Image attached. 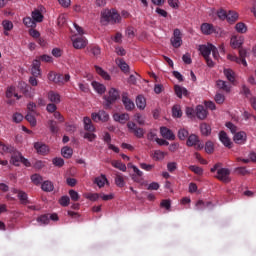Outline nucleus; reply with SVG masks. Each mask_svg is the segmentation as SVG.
Returning a JSON list of instances; mask_svg holds the SVG:
<instances>
[{"label": "nucleus", "mask_w": 256, "mask_h": 256, "mask_svg": "<svg viewBox=\"0 0 256 256\" xmlns=\"http://www.w3.org/2000/svg\"><path fill=\"white\" fill-rule=\"evenodd\" d=\"M101 23L102 25H115V23H121V15L116 12V10H104L101 13Z\"/></svg>", "instance_id": "f257e3e1"}, {"label": "nucleus", "mask_w": 256, "mask_h": 256, "mask_svg": "<svg viewBox=\"0 0 256 256\" xmlns=\"http://www.w3.org/2000/svg\"><path fill=\"white\" fill-rule=\"evenodd\" d=\"M120 97H121V94H119V90H117L115 88H111L108 91V95L103 96L104 108L105 109H111V105H113V103H115V101H117Z\"/></svg>", "instance_id": "f03ea898"}, {"label": "nucleus", "mask_w": 256, "mask_h": 256, "mask_svg": "<svg viewBox=\"0 0 256 256\" xmlns=\"http://www.w3.org/2000/svg\"><path fill=\"white\" fill-rule=\"evenodd\" d=\"M188 147H194L197 151H201L203 147H205V144L199 140V136L195 134H191L188 136L187 142Z\"/></svg>", "instance_id": "7ed1b4c3"}, {"label": "nucleus", "mask_w": 256, "mask_h": 256, "mask_svg": "<svg viewBox=\"0 0 256 256\" xmlns=\"http://www.w3.org/2000/svg\"><path fill=\"white\" fill-rule=\"evenodd\" d=\"M127 128L129 130V133L135 135L137 139H143V137H145V130L141 127H138L135 122L129 121L127 123Z\"/></svg>", "instance_id": "20e7f679"}, {"label": "nucleus", "mask_w": 256, "mask_h": 256, "mask_svg": "<svg viewBox=\"0 0 256 256\" xmlns=\"http://www.w3.org/2000/svg\"><path fill=\"white\" fill-rule=\"evenodd\" d=\"M216 179L222 183H231V170L229 168H219Z\"/></svg>", "instance_id": "39448f33"}, {"label": "nucleus", "mask_w": 256, "mask_h": 256, "mask_svg": "<svg viewBox=\"0 0 256 256\" xmlns=\"http://www.w3.org/2000/svg\"><path fill=\"white\" fill-rule=\"evenodd\" d=\"M170 43L175 49H179V47H181V45H183V38L181 37V30H179L178 28L174 29L173 37L170 39Z\"/></svg>", "instance_id": "423d86ee"}, {"label": "nucleus", "mask_w": 256, "mask_h": 256, "mask_svg": "<svg viewBox=\"0 0 256 256\" xmlns=\"http://www.w3.org/2000/svg\"><path fill=\"white\" fill-rule=\"evenodd\" d=\"M122 103L126 109V111H133L135 109V103L129 98V93H122Z\"/></svg>", "instance_id": "0eeeda50"}, {"label": "nucleus", "mask_w": 256, "mask_h": 256, "mask_svg": "<svg viewBox=\"0 0 256 256\" xmlns=\"http://www.w3.org/2000/svg\"><path fill=\"white\" fill-rule=\"evenodd\" d=\"M92 119L96 123H98V121L107 123V121H109V114L107 112H105V110H100L98 113H92Z\"/></svg>", "instance_id": "6e6552de"}, {"label": "nucleus", "mask_w": 256, "mask_h": 256, "mask_svg": "<svg viewBox=\"0 0 256 256\" xmlns=\"http://www.w3.org/2000/svg\"><path fill=\"white\" fill-rule=\"evenodd\" d=\"M219 141H221L224 147H227L228 149L233 147V142H231V138H229L226 131L222 130L219 132Z\"/></svg>", "instance_id": "1a4fd4ad"}, {"label": "nucleus", "mask_w": 256, "mask_h": 256, "mask_svg": "<svg viewBox=\"0 0 256 256\" xmlns=\"http://www.w3.org/2000/svg\"><path fill=\"white\" fill-rule=\"evenodd\" d=\"M72 41L74 49H85L87 47V39L83 36L72 39Z\"/></svg>", "instance_id": "9d476101"}, {"label": "nucleus", "mask_w": 256, "mask_h": 256, "mask_svg": "<svg viewBox=\"0 0 256 256\" xmlns=\"http://www.w3.org/2000/svg\"><path fill=\"white\" fill-rule=\"evenodd\" d=\"M233 141L237 145H245V143H247V133H245L244 131L236 133L234 135Z\"/></svg>", "instance_id": "9b49d317"}, {"label": "nucleus", "mask_w": 256, "mask_h": 256, "mask_svg": "<svg viewBox=\"0 0 256 256\" xmlns=\"http://www.w3.org/2000/svg\"><path fill=\"white\" fill-rule=\"evenodd\" d=\"M160 133L164 139H168V141H175V134H173V131L167 127H161Z\"/></svg>", "instance_id": "f8f14e48"}, {"label": "nucleus", "mask_w": 256, "mask_h": 256, "mask_svg": "<svg viewBox=\"0 0 256 256\" xmlns=\"http://www.w3.org/2000/svg\"><path fill=\"white\" fill-rule=\"evenodd\" d=\"M23 158V154L16 150L13 154H11V160L10 163L14 165L15 167H19L21 164V159Z\"/></svg>", "instance_id": "ddd939ff"}, {"label": "nucleus", "mask_w": 256, "mask_h": 256, "mask_svg": "<svg viewBox=\"0 0 256 256\" xmlns=\"http://www.w3.org/2000/svg\"><path fill=\"white\" fill-rule=\"evenodd\" d=\"M34 149L37 151V153H39V155H47V153L49 152V148L47 147V145L42 142L34 143Z\"/></svg>", "instance_id": "4468645a"}, {"label": "nucleus", "mask_w": 256, "mask_h": 256, "mask_svg": "<svg viewBox=\"0 0 256 256\" xmlns=\"http://www.w3.org/2000/svg\"><path fill=\"white\" fill-rule=\"evenodd\" d=\"M200 29L203 35H213L215 33V26L213 24L203 23Z\"/></svg>", "instance_id": "2eb2a0df"}, {"label": "nucleus", "mask_w": 256, "mask_h": 256, "mask_svg": "<svg viewBox=\"0 0 256 256\" xmlns=\"http://www.w3.org/2000/svg\"><path fill=\"white\" fill-rule=\"evenodd\" d=\"M212 50H213V44L199 46V51L201 55L204 57V59L211 55Z\"/></svg>", "instance_id": "dca6fc26"}, {"label": "nucleus", "mask_w": 256, "mask_h": 256, "mask_svg": "<svg viewBox=\"0 0 256 256\" xmlns=\"http://www.w3.org/2000/svg\"><path fill=\"white\" fill-rule=\"evenodd\" d=\"M83 123H84V130L85 131H88L89 133H95V126L93 125V122L91 121V118L84 117Z\"/></svg>", "instance_id": "f3484780"}, {"label": "nucleus", "mask_w": 256, "mask_h": 256, "mask_svg": "<svg viewBox=\"0 0 256 256\" xmlns=\"http://www.w3.org/2000/svg\"><path fill=\"white\" fill-rule=\"evenodd\" d=\"M94 91H96V93H98L99 95H103V93H105L107 91V88L105 87V85L97 82V81H93L91 83Z\"/></svg>", "instance_id": "a211bd4d"}, {"label": "nucleus", "mask_w": 256, "mask_h": 256, "mask_svg": "<svg viewBox=\"0 0 256 256\" xmlns=\"http://www.w3.org/2000/svg\"><path fill=\"white\" fill-rule=\"evenodd\" d=\"M174 91L179 99H181L183 95L184 97H187V95H189V91H187V88L181 87L179 85L174 86Z\"/></svg>", "instance_id": "6ab92c4d"}, {"label": "nucleus", "mask_w": 256, "mask_h": 256, "mask_svg": "<svg viewBox=\"0 0 256 256\" xmlns=\"http://www.w3.org/2000/svg\"><path fill=\"white\" fill-rule=\"evenodd\" d=\"M37 112H28L25 116L26 121L30 123L31 127H35L37 125Z\"/></svg>", "instance_id": "aec40b11"}, {"label": "nucleus", "mask_w": 256, "mask_h": 256, "mask_svg": "<svg viewBox=\"0 0 256 256\" xmlns=\"http://www.w3.org/2000/svg\"><path fill=\"white\" fill-rule=\"evenodd\" d=\"M48 99L49 101H51V103H54L56 105L61 103V96L59 95V93L54 91L48 92Z\"/></svg>", "instance_id": "412c9836"}, {"label": "nucleus", "mask_w": 256, "mask_h": 256, "mask_svg": "<svg viewBox=\"0 0 256 256\" xmlns=\"http://www.w3.org/2000/svg\"><path fill=\"white\" fill-rule=\"evenodd\" d=\"M13 193H18V199L20 200V203H22V205H27V203H29L27 193H25L24 191H18L17 189H14Z\"/></svg>", "instance_id": "4be33fe9"}, {"label": "nucleus", "mask_w": 256, "mask_h": 256, "mask_svg": "<svg viewBox=\"0 0 256 256\" xmlns=\"http://www.w3.org/2000/svg\"><path fill=\"white\" fill-rule=\"evenodd\" d=\"M114 121H118V123H127V121H129V114L128 113H122V114H119V113H116L114 114Z\"/></svg>", "instance_id": "5701e85b"}, {"label": "nucleus", "mask_w": 256, "mask_h": 256, "mask_svg": "<svg viewBox=\"0 0 256 256\" xmlns=\"http://www.w3.org/2000/svg\"><path fill=\"white\" fill-rule=\"evenodd\" d=\"M0 147H2L3 153H9L10 155H13L17 151V148H15L13 145H7L1 141Z\"/></svg>", "instance_id": "b1692460"}, {"label": "nucleus", "mask_w": 256, "mask_h": 256, "mask_svg": "<svg viewBox=\"0 0 256 256\" xmlns=\"http://www.w3.org/2000/svg\"><path fill=\"white\" fill-rule=\"evenodd\" d=\"M196 115L198 117V119H206L207 118V110L205 109V107L203 105H198L196 107Z\"/></svg>", "instance_id": "393cba45"}, {"label": "nucleus", "mask_w": 256, "mask_h": 256, "mask_svg": "<svg viewBox=\"0 0 256 256\" xmlns=\"http://www.w3.org/2000/svg\"><path fill=\"white\" fill-rule=\"evenodd\" d=\"M216 85H217L218 89H221L222 91H225L226 93H229L231 91V85H229L224 80H218L216 82Z\"/></svg>", "instance_id": "a878e982"}, {"label": "nucleus", "mask_w": 256, "mask_h": 256, "mask_svg": "<svg viewBox=\"0 0 256 256\" xmlns=\"http://www.w3.org/2000/svg\"><path fill=\"white\" fill-rule=\"evenodd\" d=\"M224 75L229 83L235 84V72L232 69H224Z\"/></svg>", "instance_id": "bb28decb"}, {"label": "nucleus", "mask_w": 256, "mask_h": 256, "mask_svg": "<svg viewBox=\"0 0 256 256\" xmlns=\"http://www.w3.org/2000/svg\"><path fill=\"white\" fill-rule=\"evenodd\" d=\"M42 191H45L46 193H51L53 189H55V186L53 185V182L46 180L41 185Z\"/></svg>", "instance_id": "cd10ccee"}, {"label": "nucleus", "mask_w": 256, "mask_h": 256, "mask_svg": "<svg viewBox=\"0 0 256 256\" xmlns=\"http://www.w3.org/2000/svg\"><path fill=\"white\" fill-rule=\"evenodd\" d=\"M95 71L98 75H100V77L102 79H105V81L111 80V76L109 75V73H107L105 70H103V68H101L99 66H95Z\"/></svg>", "instance_id": "c85d7f7f"}, {"label": "nucleus", "mask_w": 256, "mask_h": 256, "mask_svg": "<svg viewBox=\"0 0 256 256\" xmlns=\"http://www.w3.org/2000/svg\"><path fill=\"white\" fill-rule=\"evenodd\" d=\"M61 154L65 159H71V157H73V149L69 146H65L62 148Z\"/></svg>", "instance_id": "c756f323"}, {"label": "nucleus", "mask_w": 256, "mask_h": 256, "mask_svg": "<svg viewBox=\"0 0 256 256\" xmlns=\"http://www.w3.org/2000/svg\"><path fill=\"white\" fill-rule=\"evenodd\" d=\"M136 105L138 109H145V107H147V101L145 100V97H143L142 95L137 96Z\"/></svg>", "instance_id": "7c9ffc66"}, {"label": "nucleus", "mask_w": 256, "mask_h": 256, "mask_svg": "<svg viewBox=\"0 0 256 256\" xmlns=\"http://www.w3.org/2000/svg\"><path fill=\"white\" fill-rule=\"evenodd\" d=\"M22 92L25 95V97H33L35 95V92H33V88L30 85L24 84V87L22 86Z\"/></svg>", "instance_id": "2f4dec72"}, {"label": "nucleus", "mask_w": 256, "mask_h": 256, "mask_svg": "<svg viewBox=\"0 0 256 256\" xmlns=\"http://www.w3.org/2000/svg\"><path fill=\"white\" fill-rule=\"evenodd\" d=\"M227 59L229 61H233L234 63H238L239 65H244V67H247V60H240L239 57L233 54H228Z\"/></svg>", "instance_id": "473e14b6"}, {"label": "nucleus", "mask_w": 256, "mask_h": 256, "mask_svg": "<svg viewBox=\"0 0 256 256\" xmlns=\"http://www.w3.org/2000/svg\"><path fill=\"white\" fill-rule=\"evenodd\" d=\"M200 131L202 135L208 137V135H211V126L207 123H202L200 124Z\"/></svg>", "instance_id": "72a5a7b5"}, {"label": "nucleus", "mask_w": 256, "mask_h": 256, "mask_svg": "<svg viewBox=\"0 0 256 256\" xmlns=\"http://www.w3.org/2000/svg\"><path fill=\"white\" fill-rule=\"evenodd\" d=\"M237 19H239V14H237L235 11H229L226 15V20L228 23H235Z\"/></svg>", "instance_id": "f704fd0d"}, {"label": "nucleus", "mask_w": 256, "mask_h": 256, "mask_svg": "<svg viewBox=\"0 0 256 256\" xmlns=\"http://www.w3.org/2000/svg\"><path fill=\"white\" fill-rule=\"evenodd\" d=\"M94 183L100 188L105 187V183H107V177L102 174L101 176L94 179Z\"/></svg>", "instance_id": "c9c22d12"}, {"label": "nucleus", "mask_w": 256, "mask_h": 256, "mask_svg": "<svg viewBox=\"0 0 256 256\" xmlns=\"http://www.w3.org/2000/svg\"><path fill=\"white\" fill-rule=\"evenodd\" d=\"M48 125L53 135H57V133H59V126L57 125V122L55 120H49Z\"/></svg>", "instance_id": "e433bc0d"}, {"label": "nucleus", "mask_w": 256, "mask_h": 256, "mask_svg": "<svg viewBox=\"0 0 256 256\" xmlns=\"http://www.w3.org/2000/svg\"><path fill=\"white\" fill-rule=\"evenodd\" d=\"M23 23L25 27H30L31 29H35L37 27V23L31 17H25L23 19Z\"/></svg>", "instance_id": "4c0bfd02"}, {"label": "nucleus", "mask_w": 256, "mask_h": 256, "mask_svg": "<svg viewBox=\"0 0 256 256\" xmlns=\"http://www.w3.org/2000/svg\"><path fill=\"white\" fill-rule=\"evenodd\" d=\"M111 165L112 167H115V169H119V171H123V172L127 171V166L121 161L114 160L112 161Z\"/></svg>", "instance_id": "58836bf2"}, {"label": "nucleus", "mask_w": 256, "mask_h": 256, "mask_svg": "<svg viewBox=\"0 0 256 256\" xmlns=\"http://www.w3.org/2000/svg\"><path fill=\"white\" fill-rule=\"evenodd\" d=\"M32 19L36 23H41L43 21V14L39 10H34L32 12Z\"/></svg>", "instance_id": "ea45409f"}, {"label": "nucleus", "mask_w": 256, "mask_h": 256, "mask_svg": "<svg viewBox=\"0 0 256 256\" xmlns=\"http://www.w3.org/2000/svg\"><path fill=\"white\" fill-rule=\"evenodd\" d=\"M30 179L34 185H41L43 183V176L38 173L32 174Z\"/></svg>", "instance_id": "a19ab883"}, {"label": "nucleus", "mask_w": 256, "mask_h": 256, "mask_svg": "<svg viewBox=\"0 0 256 256\" xmlns=\"http://www.w3.org/2000/svg\"><path fill=\"white\" fill-rule=\"evenodd\" d=\"M207 207H213V203L212 202H203V200H199L196 203V209H198V210L207 209Z\"/></svg>", "instance_id": "79ce46f5"}, {"label": "nucleus", "mask_w": 256, "mask_h": 256, "mask_svg": "<svg viewBox=\"0 0 256 256\" xmlns=\"http://www.w3.org/2000/svg\"><path fill=\"white\" fill-rule=\"evenodd\" d=\"M231 45L234 49H241V45H243V40L238 37H234L231 39Z\"/></svg>", "instance_id": "37998d69"}, {"label": "nucleus", "mask_w": 256, "mask_h": 256, "mask_svg": "<svg viewBox=\"0 0 256 256\" xmlns=\"http://www.w3.org/2000/svg\"><path fill=\"white\" fill-rule=\"evenodd\" d=\"M37 222L40 223L41 225H49L50 223V218L49 214H43L37 218Z\"/></svg>", "instance_id": "c03bdc74"}, {"label": "nucleus", "mask_w": 256, "mask_h": 256, "mask_svg": "<svg viewBox=\"0 0 256 256\" xmlns=\"http://www.w3.org/2000/svg\"><path fill=\"white\" fill-rule=\"evenodd\" d=\"M187 137H189V131H187L185 128H181L178 131V139H180V141H185Z\"/></svg>", "instance_id": "a18cd8bd"}, {"label": "nucleus", "mask_w": 256, "mask_h": 256, "mask_svg": "<svg viewBox=\"0 0 256 256\" xmlns=\"http://www.w3.org/2000/svg\"><path fill=\"white\" fill-rule=\"evenodd\" d=\"M172 115L173 117L180 118L183 116V112L181 111V106L179 105H174L172 108Z\"/></svg>", "instance_id": "49530a36"}, {"label": "nucleus", "mask_w": 256, "mask_h": 256, "mask_svg": "<svg viewBox=\"0 0 256 256\" xmlns=\"http://www.w3.org/2000/svg\"><path fill=\"white\" fill-rule=\"evenodd\" d=\"M235 29H236L237 33H247V25H245V23H243V22H238L235 25Z\"/></svg>", "instance_id": "de8ad7c7"}, {"label": "nucleus", "mask_w": 256, "mask_h": 256, "mask_svg": "<svg viewBox=\"0 0 256 256\" xmlns=\"http://www.w3.org/2000/svg\"><path fill=\"white\" fill-rule=\"evenodd\" d=\"M115 184L117 185V187L123 188L125 187V178H123V175H116L115 177Z\"/></svg>", "instance_id": "09e8293b"}, {"label": "nucleus", "mask_w": 256, "mask_h": 256, "mask_svg": "<svg viewBox=\"0 0 256 256\" xmlns=\"http://www.w3.org/2000/svg\"><path fill=\"white\" fill-rule=\"evenodd\" d=\"M118 66L123 71V73H129V64L125 62L123 59H120L118 62Z\"/></svg>", "instance_id": "8fccbe9b"}, {"label": "nucleus", "mask_w": 256, "mask_h": 256, "mask_svg": "<svg viewBox=\"0 0 256 256\" xmlns=\"http://www.w3.org/2000/svg\"><path fill=\"white\" fill-rule=\"evenodd\" d=\"M59 203L62 207H69V203H71V198H69V196H62L59 200Z\"/></svg>", "instance_id": "3c124183"}, {"label": "nucleus", "mask_w": 256, "mask_h": 256, "mask_svg": "<svg viewBox=\"0 0 256 256\" xmlns=\"http://www.w3.org/2000/svg\"><path fill=\"white\" fill-rule=\"evenodd\" d=\"M189 170L192 171V173H195L196 175H203V168L199 166L191 165L189 166Z\"/></svg>", "instance_id": "603ef678"}, {"label": "nucleus", "mask_w": 256, "mask_h": 256, "mask_svg": "<svg viewBox=\"0 0 256 256\" xmlns=\"http://www.w3.org/2000/svg\"><path fill=\"white\" fill-rule=\"evenodd\" d=\"M2 26L4 31H11L13 29V22L9 21V20H4L2 22Z\"/></svg>", "instance_id": "864d4df0"}, {"label": "nucleus", "mask_w": 256, "mask_h": 256, "mask_svg": "<svg viewBox=\"0 0 256 256\" xmlns=\"http://www.w3.org/2000/svg\"><path fill=\"white\" fill-rule=\"evenodd\" d=\"M205 151L206 153H213L215 151V145L211 141H207L205 144Z\"/></svg>", "instance_id": "5fc2aeb1"}, {"label": "nucleus", "mask_w": 256, "mask_h": 256, "mask_svg": "<svg viewBox=\"0 0 256 256\" xmlns=\"http://www.w3.org/2000/svg\"><path fill=\"white\" fill-rule=\"evenodd\" d=\"M154 159L156 161H161V159H165V152H163L161 150H156L154 152Z\"/></svg>", "instance_id": "6e6d98bb"}, {"label": "nucleus", "mask_w": 256, "mask_h": 256, "mask_svg": "<svg viewBox=\"0 0 256 256\" xmlns=\"http://www.w3.org/2000/svg\"><path fill=\"white\" fill-rule=\"evenodd\" d=\"M217 17L220 18L221 21H225V19H227V11L223 8L219 9L217 11Z\"/></svg>", "instance_id": "4d7b16f0"}, {"label": "nucleus", "mask_w": 256, "mask_h": 256, "mask_svg": "<svg viewBox=\"0 0 256 256\" xmlns=\"http://www.w3.org/2000/svg\"><path fill=\"white\" fill-rule=\"evenodd\" d=\"M52 163L55 167H63L65 165V160H63V158H54Z\"/></svg>", "instance_id": "13d9d810"}, {"label": "nucleus", "mask_w": 256, "mask_h": 256, "mask_svg": "<svg viewBox=\"0 0 256 256\" xmlns=\"http://www.w3.org/2000/svg\"><path fill=\"white\" fill-rule=\"evenodd\" d=\"M101 197V194L98 193H88L86 194V199H89V201H97Z\"/></svg>", "instance_id": "bf43d9fd"}, {"label": "nucleus", "mask_w": 256, "mask_h": 256, "mask_svg": "<svg viewBox=\"0 0 256 256\" xmlns=\"http://www.w3.org/2000/svg\"><path fill=\"white\" fill-rule=\"evenodd\" d=\"M84 139H88L90 142L95 141L97 139V135L94 134L93 132H86L84 133Z\"/></svg>", "instance_id": "052dcab7"}, {"label": "nucleus", "mask_w": 256, "mask_h": 256, "mask_svg": "<svg viewBox=\"0 0 256 256\" xmlns=\"http://www.w3.org/2000/svg\"><path fill=\"white\" fill-rule=\"evenodd\" d=\"M215 101H216V103H218V105L225 103V95H223L221 93H217L215 95Z\"/></svg>", "instance_id": "680f3d73"}, {"label": "nucleus", "mask_w": 256, "mask_h": 256, "mask_svg": "<svg viewBox=\"0 0 256 256\" xmlns=\"http://www.w3.org/2000/svg\"><path fill=\"white\" fill-rule=\"evenodd\" d=\"M134 119L138 125H145V119H143V116L140 113H136Z\"/></svg>", "instance_id": "e2e57ef3"}, {"label": "nucleus", "mask_w": 256, "mask_h": 256, "mask_svg": "<svg viewBox=\"0 0 256 256\" xmlns=\"http://www.w3.org/2000/svg\"><path fill=\"white\" fill-rule=\"evenodd\" d=\"M70 199L73 201H79V193L75 190H69Z\"/></svg>", "instance_id": "0e129e2a"}, {"label": "nucleus", "mask_w": 256, "mask_h": 256, "mask_svg": "<svg viewBox=\"0 0 256 256\" xmlns=\"http://www.w3.org/2000/svg\"><path fill=\"white\" fill-rule=\"evenodd\" d=\"M46 110L48 113H55L57 112V105L55 103H50L47 105Z\"/></svg>", "instance_id": "69168bd1"}, {"label": "nucleus", "mask_w": 256, "mask_h": 256, "mask_svg": "<svg viewBox=\"0 0 256 256\" xmlns=\"http://www.w3.org/2000/svg\"><path fill=\"white\" fill-rule=\"evenodd\" d=\"M140 167L144 169V171H152L155 167L153 164L140 163Z\"/></svg>", "instance_id": "338daca9"}, {"label": "nucleus", "mask_w": 256, "mask_h": 256, "mask_svg": "<svg viewBox=\"0 0 256 256\" xmlns=\"http://www.w3.org/2000/svg\"><path fill=\"white\" fill-rule=\"evenodd\" d=\"M13 121L14 123H21L23 121V115L21 113L13 114Z\"/></svg>", "instance_id": "774afa93"}]
</instances>
